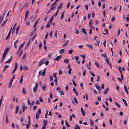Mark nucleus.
Returning <instances> with one entry per match:
<instances>
[{"instance_id":"f257e3e1","label":"nucleus","mask_w":129,"mask_h":129,"mask_svg":"<svg viewBox=\"0 0 129 129\" xmlns=\"http://www.w3.org/2000/svg\"><path fill=\"white\" fill-rule=\"evenodd\" d=\"M38 84L37 82H36L35 85L33 88V92L34 93H35L36 92L38 88Z\"/></svg>"},{"instance_id":"f03ea898","label":"nucleus","mask_w":129,"mask_h":129,"mask_svg":"<svg viewBox=\"0 0 129 129\" xmlns=\"http://www.w3.org/2000/svg\"><path fill=\"white\" fill-rule=\"evenodd\" d=\"M12 60V56H11L10 58L8 60L4 62L5 64L9 63H10L11 61Z\"/></svg>"},{"instance_id":"7ed1b4c3","label":"nucleus","mask_w":129,"mask_h":129,"mask_svg":"<svg viewBox=\"0 0 129 129\" xmlns=\"http://www.w3.org/2000/svg\"><path fill=\"white\" fill-rule=\"evenodd\" d=\"M12 28V27H11L10 30V31H9V32L8 33V34L7 36V37L6 38V39L7 40L9 38V37H10V35L11 34V31Z\"/></svg>"},{"instance_id":"20e7f679","label":"nucleus","mask_w":129,"mask_h":129,"mask_svg":"<svg viewBox=\"0 0 129 129\" xmlns=\"http://www.w3.org/2000/svg\"><path fill=\"white\" fill-rule=\"evenodd\" d=\"M44 60L43 59H42L39 62V64H38L39 66H41V65L43 64L44 63Z\"/></svg>"},{"instance_id":"39448f33","label":"nucleus","mask_w":129,"mask_h":129,"mask_svg":"<svg viewBox=\"0 0 129 129\" xmlns=\"http://www.w3.org/2000/svg\"><path fill=\"white\" fill-rule=\"evenodd\" d=\"M29 14V11H27L25 13V19L26 20L27 19L28 16Z\"/></svg>"},{"instance_id":"423d86ee","label":"nucleus","mask_w":129,"mask_h":129,"mask_svg":"<svg viewBox=\"0 0 129 129\" xmlns=\"http://www.w3.org/2000/svg\"><path fill=\"white\" fill-rule=\"evenodd\" d=\"M62 57V56L61 55H60L54 59V60L58 61Z\"/></svg>"},{"instance_id":"0eeeda50","label":"nucleus","mask_w":129,"mask_h":129,"mask_svg":"<svg viewBox=\"0 0 129 129\" xmlns=\"http://www.w3.org/2000/svg\"><path fill=\"white\" fill-rule=\"evenodd\" d=\"M95 86L99 91H100L101 90L100 87L97 84H95Z\"/></svg>"},{"instance_id":"6e6552de","label":"nucleus","mask_w":129,"mask_h":129,"mask_svg":"<svg viewBox=\"0 0 129 129\" xmlns=\"http://www.w3.org/2000/svg\"><path fill=\"white\" fill-rule=\"evenodd\" d=\"M19 109V106L18 105L16 107V110H15V113L16 114H17L18 113Z\"/></svg>"},{"instance_id":"1a4fd4ad","label":"nucleus","mask_w":129,"mask_h":129,"mask_svg":"<svg viewBox=\"0 0 129 129\" xmlns=\"http://www.w3.org/2000/svg\"><path fill=\"white\" fill-rule=\"evenodd\" d=\"M27 106H25V104L23 105L22 106V110L23 112H24L25 109H27Z\"/></svg>"},{"instance_id":"9d476101","label":"nucleus","mask_w":129,"mask_h":129,"mask_svg":"<svg viewBox=\"0 0 129 129\" xmlns=\"http://www.w3.org/2000/svg\"><path fill=\"white\" fill-rule=\"evenodd\" d=\"M16 23H15L14 25V26H13V29L12 30V34H13V33L14 32L15 30V29L16 27Z\"/></svg>"},{"instance_id":"9b49d317","label":"nucleus","mask_w":129,"mask_h":129,"mask_svg":"<svg viewBox=\"0 0 129 129\" xmlns=\"http://www.w3.org/2000/svg\"><path fill=\"white\" fill-rule=\"evenodd\" d=\"M63 4L62 3H60V5H59V6L58 7V10H58V11H59V9H60L61 8Z\"/></svg>"},{"instance_id":"f8f14e48","label":"nucleus","mask_w":129,"mask_h":129,"mask_svg":"<svg viewBox=\"0 0 129 129\" xmlns=\"http://www.w3.org/2000/svg\"><path fill=\"white\" fill-rule=\"evenodd\" d=\"M65 50L64 49H62L59 51V53L60 54H62L65 52Z\"/></svg>"},{"instance_id":"ddd939ff","label":"nucleus","mask_w":129,"mask_h":129,"mask_svg":"<svg viewBox=\"0 0 129 129\" xmlns=\"http://www.w3.org/2000/svg\"><path fill=\"white\" fill-rule=\"evenodd\" d=\"M7 21V20L6 19V20H5L4 21H3V22L2 23L1 25V27H2L6 23Z\"/></svg>"},{"instance_id":"4468645a","label":"nucleus","mask_w":129,"mask_h":129,"mask_svg":"<svg viewBox=\"0 0 129 129\" xmlns=\"http://www.w3.org/2000/svg\"><path fill=\"white\" fill-rule=\"evenodd\" d=\"M122 100L123 101V102H124L125 106H127L128 104H127V103L126 102V101L124 99H122Z\"/></svg>"},{"instance_id":"2eb2a0df","label":"nucleus","mask_w":129,"mask_h":129,"mask_svg":"<svg viewBox=\"0 0 129 129\" xmlns=\"http://www.w3.org/2000/svg\"><path fill=\"white\" fill-rule=\"evenodd\" d=\"M68 40H67L65 42L64 44L62 46L64 47L66 46L68 44Z\"/></svg>"},{"instance_id":"dca6fc26","label":"nucleus","mask_w":129,"mask_h":129,"mask_svg":"<svg viewBox=\"0 0 129 129\" xmlns=\"http://www.w3.org/2000/svg\"><path fill=\"white\" fill-rule=\"evenodd\" d=\"M101 56L102 57H104L106 58H107V57L106 56V53H104V54H102L101 55Z\"/></svg>"},{"instance_id":"f3484780","label":"nucleus","mask_w":129,"mask_h":129,"mask_svg":"<svg viewBox=\"0 0 129 129\" xmlns=\"http://www.w3.org/2000/svg\"><path fill=\"white\" fill-rule=\"evenodd\" d=\"M86 46L92 49L93 48V46L92 45L90 44H86Z\"/></svg>"},{"instance_id":"a211bd4d","label":"nucleus","mask_w":129,"mask_h":129,"mask_svg":"<svg viewBox=\"0 0 129 129\" xmlns=\"http://www.w3.org/2000/svg\"><path fill=\"white\" fill-rule=\"evenodd\" d=\"M82 31L83 33L84 34H86V35H87V33H86V31L85 28H83V29H82Z\"/></svg>"},{"instance_id":"6ab92c4d","label":"nucleus","mask_w":129,"mask_h":129,"mask_svg":"<svg viewBox=\"0 0 129 129\" xmlns=\"http://www.w3.org/2000/svg\"><path fill=\"white\" fill-rule=\"evenodd\" d=\"M28 3L26 2L24 3V6H23L24 8H27L28 7Z\"/></svg>"},{"instance_id":"aec40b11","label":"nucleus","mask_w":129,"mask_h":129,"mask_svg":"<svg viewBox=\"0 0 129 129\" xmlns=\"http://www.w3.org/2000/svg\"><path fill=\"white\" fill-rule=\"evenodd\" d=\"M58 92L60 95L61 96L63 95L64 94L63 92L62 91H58Z\"/></svg>"},{"instance_id":"412c9836","label":"nucleus","mask_w":129,"mask_h":129,"mask_svg":"<svg viewBox=\"0 0 129 129\" xmlns=\"http://www.w3.org/2000/svg\"><path fill=\"white\" fill-rule=\"evenodd\" d=\"M30 41H28L27 43V44L25 48V49H26L28 48V46H29V44H30Z\"/></svg>"},{"instance_id":"4be33fe9","label":"nucleus","mask_w":129,"mask_h":129,"mask_svg":"<svg viewBox=\"0 0 129 129\" xmlns=\"http://www.w3.org/2000/svg\"><path fill=\"white\" fill-rule=\"evenodd\" d=\"M100 41L98 40H97L96 42L95 45L98 46L99 45Z\"/></svg>"},{"instance_id":"5701e85b","label":"nucleus","mask_w":129,"mask_h":129,"mask_svg":"<svg viewBox=\"0 0 129 129\" xmlns=\"http://www.w3.org/2000/svg\"><path fill=\"white\" fill-rule=\"evenodd\" d=\"M46 70H44L43 71L42 73V74H41V75L43 76H44L45 75V73H46Z\"/></svg>"},{"instance_id":"b1692460","label":"nucleus","mask_w":129,"mask_h":129,"mask_svg":"<svg viewBox=\"0 0 129 129\" xmlns=\"http://www.w3.org/2000/svg\"><path fill=\"white\" fill-rule=\"evenodd\" d=\"M25 42H24L20 46L19 49H21L22 48L23 46L25 44Z\"/></svg>"},{"instance_id":"393cba45","label":"nucleus","mask_w":129,"mask_h":129,"mask_svg":"<svg viewBox=\"0 0 129 129\" xmlns=\"http://www.w3.org/2000/svg\"><path fill=\"white\" fill-rule=\"evenodd\" d=\"M124 89H125V91L126 93L127 94H128V92L127 90V88L126 87V86L124 85Z\"/></svg>"},{"instance_id":"a878e982","label":"nucleus","mask_w":129,"mask_h":129,"mask_svg":"<svg viewBox=\"0 0 129 129\" xmlns=\"http://www.w3.org/2000/svg\"><path fill=\"white\" fill-rule=\"evenodd\" d=\"M22 93L23 94H26V91L24 88H23Z\"/></svg>"},{"instance_id":"bb28decb","label":"nucleus","mask_w":129,"mask_h":129,"mask_svg":"<svg viewBox=\"0 0 129 129\" xmlns=\"http://www.w3.org/2000/svg\"><path fill=\"white\" fill-rule=\"evenodd\" d=\"M23 80V76H22L21 77L20 79V80L19 82L20 83H21Z\"/></svg>"},{"instance_id":"cd10ccee","label":"nucleus","mask_w":129,"mask_h":129,"mask_svg":"<svg viewBox=\"0 0 129 129\" xmlns=\"http://www.w3.org/2000/svg\"><path fill=\"white\" fill-rule=\"evenodd\" d=\"M64 12H63L62 13L61 16V17L60 18V19L61 20L64 17Z\"/></svg>"},{"instance_id":"c85d7f7f","label":"nucleus","mask_w":129,"mask_h":129,"mask_svg":"<svg viewBox=\"0 0 129 129\" xmlns=\"http://www.w3.org/2000/svg\"><path fill=\"white\" fill-rule=\"evenodd\" d=\"M47 124V120H44L43 124L44 126H46Z\"/></svg>"},{"instance_id":"c756f323","label":"nucleus","mask_w":129,"mask_h":129,"mask_svg":"<svg viewBox=\"0 0 129 129\" xmlns=\"http://www.w3.org/2000/svg\"><path fill=\"white\" fill-rule=\"evenodd\" d=\"M65 123L66 125L68 127H70V125H69L68 123L67 122V120H66L65 121Z\"/></svg>"},{"instance_id":"7c9ffc66","label":"nucleus","mask_w":129,"mask_h":129,"mask_svg":"<svg viewBox=\"0 0 129 129\" xmlns=\"http://www.w3.org/2000/svg\"><path fill=\"white\" fill-rule=\"evenodd\" d=\"M18 67V64L17 62H16L15 64V66L14 67V69L15 70H16Z\"/></svg>"},{"instance_id":"2f4dec72","label":"nucleus","mask_w":129,"mask_h":129,"mask_svg":"<svg viewBox=\"0 0 129 129\" xmlns=\"http://www.w3.org/2000/svg\"><path fill=\"white\" fill-rule=\"evenodd\" d=\"M46 86L45 85H43L42 87V89L44 91H45L46 88Z\"/></svg>"},{"instance_id":"473e14b6","label":"nucleus","mask_w":129,"mask_h":129,"mask_svg":"<svg viewBox=\"0 0 129 129\" xmlns=\"http://www.w3.org/2000/svg\"><path fill=\"white\" fill-rule=\"evenodd\" d=\"M38 20H37L35 23L34 24V27L35 28L36 26V25L38 23Z\"/></svg>"},{"instance_id":"72a5a7b5","label":"nucleus","mask_w":129,"mask_h":129,"mask_svg":"<svg viewBox=\"0 0 129 129\" xmlns=\"http://www.w3.org/2000/svg\"><path fill=\"white\" fill-rule=\"evenodd\" d=\"M23 69L24 71H25L26 70L28 69V68L26 66H25L23 67Z\"/></svg>"},{"instance_id":"f704fd0d","label":"nucleus","mask_w":129,"mask_h":129,"mask_svg":"<svg viewBox=\"0 0 129 129\" xmlns=\"http://www.w3.org/2000/svg\"><path fill=\"white\" fill-rule=\"evenodd\" d=\"M9 48H6L4 51V52L6 53H7L8 51L9 50Z\"/></svg>"},{"instance_id":"c9c22d12","label":"nucleus","mask_w":129,"mask_h":129,"mask_svg":"<svg viewBox=\"0 0 129 129\" xmlns=\"http://www.w3.org/2000/svg\"><path fill=\"white\" fill-rule=\"evenodd\" d=\"M54 17L52 16L51 18L50 19L49 21V22L50 23H51L53 21Z\"/></svg>"},{"instance_id":"e433bc0d","label":"nucleus","mask_w":129,"mask_h":129,"mask_svg":"<svg viewBox=\"0 0 129 129\" xmlns=\"http://www.w3.org/2000/svg\"><path fill=\"white\" fill-rule=\"evenodd\" d=\"M19 27H20V26H19L16 29V34H17L18 32V29H19Z\"/></svg>"},{"instance_id":"4c0bfd02","label":"nucleus","mask_w":129,"mask_h":129,"mask_svg":"<svg viewBox=\"0 0 129 129\" xmlns=\"http://www.w3.org/2000/svg\"><path fill=\"white\" fill-rule=\"evenodd\" d=\"M50 78V81H51L53 80V77L52 76H49Z\"/></svg>"},{"instance_id":"58836bf2","label":"nucleus","mask_w":129,"mask_h":129,"mask_svg":"<svg viewBox=\"0 0 129 129\" xmlns=\"http://www.w3.org/2000/svg\"><path fill=\"white\" fill-rule=\"evenodd\" d=\"M58 12H59V11H58V10H57L56 11V13H55V14H54V15H53V17H54V16H55H55H56L57 15V14H58Z\"/></svg>"},{"instance_id":"ea45409f","label":"nucleus","mask_w":129,"mask_h":129,"mask_svg":"<svg viewBox=\"0 0 129 129\" xmlns=\"http://www.w3.org/2000/svg\"><path fill=\"white\" fill-rule=\"evenodd\" d=\"M105 61L108 64L110 63H109V60L107 58L105 59Z\"/></svg>"},{"instance_id":"a19ab883","label":"nucleus","mask_w":129,"mask_h":129,"mask_svg":"<svg viewBox=\"0 0 129 129\" xmlns=\"http://www.w3.org/2000/svg\"><path fill=\"white\" fill-rule=\"evenodd\" d=\"M39 115L37 113L36 114V119H38L39 118Z\"/></svg>"},{"instance_id":"79ce46f5","label":"nucleus","mask_w":129,"mask_h":129,"mask_svg":"<svg viewBox=\"0 0 129 129\" xmlns=\"http://www.w3.org/2000/svg\"><path fill=\"white\" fill-rule=\"evenodd\" d=\"M30 20L29 21H27L26 22V25L27 26H28L30 24V23L29 22H30Z\"/></svg>"},{"instance_id":"37998d69","label":"nucleus","mask_w":129,"mask_h":129,"mask_svg":"<svg viewBox=\"0 0 129 129\" xmlns=\"http://www.w3.org/2000/svg\"><path fill=\"white\" fill-rule=\"evenodd\" d=\"M9 67V65H6L4 67V69L5 70L7 68Z\"/></svg>"},{"instance_id":"c03bdc74","label":"nucleus","mask_w":129,"mask_h":129,"mask_svg":"<svg viewBox=\"0 0 129 129\" xmlns=\"http://www.w3.org/2000/svg\"><path fill=\"white\" fill-rule=\"evenodd\" d=\"M50 24L49 23H48L47 25L45 27L47 28H49L50 27Z\"/></svg>"},{"instance_id":"a18cd8bd","label":"nucleus","mask_w":129,"mask_h":129,"mask_svg":"<svg viewBox=\"0 0 129 129\" xmlns=\"http://www.w3.org/2000/svg\"><path fill=\"white\" fill-rule=\"evenodd\" d=\"M119 68L120 73V74H121L122 73V71L121 69V68L120 66H119Z\"/></svg>"},{"instance_id":"49530a36","label":"nucleus","mask_w":129,"mask_h":129,"mask_svg":"<svg viewBox=\"0 0 129 129\" xmlns=\"http://www.w3.org/2000/svg\"><path fill=\"white\" fill-rule=\"evenodd\" d=\"M76 127H75L74 129H80V128L79 126H78L77 124L76 125Z\"/></svg>"},{"instance_id":"de8ad7c7","label":"nucleus","mask_w":129,"mask_h":129,"mask_svg":"<svg viewBox=\"0 0 129 129\" xmlns=\"http://www.w3.org/2000/svg\"><path fill=\"white\" fill-rule=\"evenodd\" d=\"M8 116L7 115H6V123H8Z\"/></svg>"},{"instance_id":"09e8293b","label":"nucleus","mask_w":129,"mask_h":129,"mask_svg":"<svg viewBox=\"0 0 129 129\" xmlns=\"http://www.w3.org/2000/svg\"><path fill=\"white\" fill-rule=\"evenodd\" d=\"M64 62L66 64H67L69 62L68 59H66L64 60Z\"/></svg>"},{"instance_id":"8fccbe9b","label":"nucleus","mask_w":129,"mask_h":129,"mask_svg":"<svg viewBox=\"0 0 129 129\" xmlns=\"http://www.w3.org/2000/svg\"><path fill=\"white\" fill-rule=\"evenodd\" d=\"M73 91L75 93L77 92L76 90V89H75V88L74 87H73Z\"/></svg>"},{"instance_id":"3c124183","label":"nucleus","mask_w":129,"mask_h":129,"mask_svg":"<svg viewBox=\"0 0 129 129\" xmlns=\"http://www.w3.org/2000/svg\"><path fill=\"white\" fill-rule=\"evenodd\" d=\"M72 82H73V85L75 86H76V84L75 83V82L74 81V80L73 79L72 80Z\"/></svg>"},{"instance_id":"603ef678","label":"nucleus","mask_w":129,"mask_h":129,"mask_svg":"<svg viewBox=\"0 0 129 129\" xmlns=\"http://www.w3.org/2000/svg\"><path fill=\"white\" fill-rule=\"evenodd\" d=\"M73 51V50H70L69 51L68 53L70 54H71L72 53Z\"/></svg>"},{"instance_id":"864d4df0","label":"nucleus","mask_w":129,"mask_h":129,"mask_svg":"<svg viewBox=\"0 0 129 129\" xmlns=\"http://www.w3.org/2000/svg\"><path fill=\"white\" fill-rule=\"evenodd\" d=\"M80 85L81 87V88L83 89V84L82 82H81L80 84Z\"/></svg>"},{"instance_id":"5fc2aeb1","label":"nucleus","mask_w":129,"mask_h":129,"mask_svg":"<svg viewBox=\"0 0 129 129\" xmlns=\"http://www.w3.org/2000/svg\"><path fill=\"white\" fill-rule=\"evenodd\" d=\"M90 73L91 75L93 76V77L95 76V74H93L92 71H90Z\"/></svg>"},{"instance_id":"6e6d98bb","label":"nucleus","mask_w":129,"mask_h":129,"mask_svg":"<svg viewBox=\"0 0 129 129\" xmlns=\"http://www.w3.org/2000/svg\"><path fill=\"white\" fill-rule=\"evenodd\" d=\"M90 122L91 123V125L92 126H93V124H94V122H92L91 119H90Z\"/></svg>"},{"instance_id":"4d7b16f0","label":"nucleus","mask_w":129,"mask_h":129,"mask_svg":"<svg viewBox=\"0 0 129 129\" xmlns=\"http://www.w3.org/2000/svg\"><path fill=\"white\" fill-rule=\"evenodd\" d=\"M62 73V71L61 70H60L59 71V75H60Z\"/></svg>"},{"instance_id":"13d9d810","label":"nucleus","mask_w":129,"mask_h":129,"mask_svg":"<svg viewBox=\"0 0 129 129\" xmlns=\"http://www.w3.org/2000/svg\"><path fill=\"white\" fill-rule=\"evenodd\" d=\"M115 104L117 106H118V107L119 108L120 107V105L118 103L116 102L115 103Z\"/></svg>"},{"instance_id":"bf43d9fd","label":"nucleus","mask_w":129,"mask_h":129,"mask_svg":"<svg viewBox=\"0 0 129 129\" xmlns=\"http://www.w3.org/2000/svg\"><path fill=\"white\" fill-rule=\"evenodd\" d=\"M42 46V44L41 43H40L39 46V49H40Z\"/></svg>"},{"instance_id":"052dcab7","label":"nucleus","mask_w":129,"mask_h":129,"mask_svg":"<svg viewBox=\"0 0 129 129\" xmlns=\"http://www.w3.org/2000/svg\"><path fill=\"white\" fill-rule=\"evenodd\" d=\"M115 17H112L111 19V21L112 22L114 21L115 20Z\"/></svg>"},{"instance_id":"680f3d73","label":"nucleus","mask_w":129,"mask_h":129,"mask_svg":"<svg viewBox=\"0 0 129 129\" xmlns=\"http://www.w3.org/2000/svg\"><path fill=\"white\" fill-rule=\"evenodd\" d=\"M53 75L54 76V78H56V75L57 74V73H53Z\"/></svg>"},{"instance_id":"e2e57ef3","label":"nucleus","mask_w":129,"mask_h":129,"mask_svg":"<svg viewBox=\"0 0 129 129\" xmlns=\"http://www.w3.org/2000/svg\"><path fill=\"white\" fill-rule=\"evenodd\" d=\"M57 2H56V1H55V2L54 3H53L51 5V7H52L55 4H56Z\"/></svg>"},{"instance_id":"0e129e2a","label":"nucleus","mask_w":129,"mask_h":129,"mask_svg":"<svg viewBox=\"0 0 129 129\" xmlns=\"http://www.w3.org/2000/svg\"><path fill=\"white\" fill-rule=\"evenodd\" d=\"M51 8L50 9V10H54L55 8V6H53V7H51Z\"/></svg>"},{"instance_id":"69168bd1","label":"nucleus","mask_w":129,"mask_h":129,"mask_svg":"<svg viewBox=\"0 0 129 129\" xmlns=\"http://www.w3.org/2000/svg\"><path fill=\"white\" fill-rule=\"evenodd\" d=\"M72 71V69H69L68 71V74H70L71 73V71Z\"/></svg>"},{"instance_id":"338daca9","label":"nucleus","mask_w":129,"mask_h":129,"mask_svg":"<svg viewBox=\"0 0 129 129\" xmlns=\"http://www.w3.org/2000/svg\"><path fill=\"white\" fill-rule=\"evenodd\" d=\"M30 125L28 124H26V128L27 129H28L29 128Z\"/></svg>"},{"instance_id":"774afa93","label":"nucleus","mask_w":129,"mask_h":129,"mask_svg":"<svg viewBox=\"0 0 129 129\" xmlns=\"http://www.w3.org/2000/svg\"><path fill=\"white\" fill-rule=\"evenodd\" d=\"M75 33H76L77 34H78L79 33V31L78 30H77V29H75Z\"/></svg>"}]
</instances>
